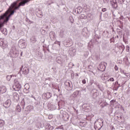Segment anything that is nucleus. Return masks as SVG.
Segmentation results:
<instances>
[{
  "instance_id": "obj_36",
  "label": "nucleus",
  "mask_w": 130,
  "mask_h": 130,
  "mask_svg": "<svg viewBox=\"0 0 130 130\" xmlns=\"http://www.w3.org/2000/svg\"><path fill=\"white\" fill-rule=\"evenodd\" d=\"M121 74H123L125 76H127V75H127V74H126V73H125V72H124V71H123V70H121Z\"/></svg>"
},
{
  "instance_id": "obj_9",
  "label": "nucleus",
  "mask_w": 130,
  "mask_h": 130,
  "mask_svg": "<svg viewBox=\"0 0 130 130\" xmlns=\"http://www.w3.org/2000/svg\"><path fill=\"white\" fill-rule=\"evenodd\" d=\"M80 93V91L79 90H77L76 91H75L73 94H72L71 95V98L74 100H75V98H76L77 96H78V95H79V93Z\"/></svg>"
},
{
  "instance_id": "obj_34",
  "label": "nucleus",
  "mask_w": 130,
  "mask_h": 130,
  "mask_svg": "<svg viewBox=\"0 0 130 130\" xmlns=\"http://www.w3.org/2000/svg\"><path fill=\"white\" fill-rule=\"evenodd\" d=\"M88 21H91V20H92V15H90L88 16Z\"/></svg>"
},
{
  "instance_id": "obj_25",
  "label": "nucleus",
  "mask_w": 130,
  "mask_h": 130,
  "mask_svg": "<svg viewBox=\"0 0 130 130\" xmlns=\"http://www.w3.org/2000/svg\"><path fill=\"white\" fill-rule=\"evenodd\" d=\"M37 41V40H36V38L35 37H32L30 38V42H32V43H35Z\"/></svg>"
},
{
  "instance_id": "obj_8",
  "label": "nucleus",
  "mask_w": 130,
  "mask_h": 130,
  "mask_svg": "<svg viewBox=\"0 0 130 130\" xmlns=\"http://www.w3.org/2000/svg\"><path fill=\"white\" fill-rule=\"evenodd\" d=\"M49 37L51 40H54L55 39H56V35H55V32L54 31L50 32Z\"/></svg>"
},
{
  "instance_id": "obj_49",
  "label": "nucleus",
  "mask_w": 130,
  "mask_h": 130,
  "mask_svg": "<svg viewBox=\"0 0 130 130\" xmlns=\"http://www.w3.org/2000/svg\"><path fill=\"white\" fill-rule=\"evenodd\" d=\"M40 104V102H37V104L38 105V104Z\"/></svg>"
},
{
  "instance_id": "obj_2",
  "label": "nucleus",
  "mask_w": 130,
  "mask_h": 130,
  "mask_svg": "<svg viewBox=\"0 0 130 130\" xmlns=\"http://www.w3.org/2000/svg\"><path fill=\"white\" fill-rule=\"evenodd\" d=\"M9 55L11 57H18L19 56V51L15 49H12L9 53Z\"/></svg>"
},
{
  "instance_id": "obj_4",
  "label": "nucleus",
  "mask_w": 130,
  "mask_h": 130,
  "mask_svg": "<svg viewBox=\"0 0 130 130\" xmlns=\"http://www.w3.org/2000/svg\"><path fill=\"white\" fill-rule=\"evenodd\" d=\"M20 73L22 72V74H23V75H27V74L29 73V69L26 67H24L23 69V66H22L20 68Z\"/></svg>"
},
{
  "instance_id": "obj_6",
  "label": "nucleus",
  "mask_w": 130,
  "mask_h": 130,
  "mask_svg": "<svg viewBox=\"0 0 130 130\" xmlns=\"http://www.w3.org/2000/svg\"><path fill=\"white\" fill-rule=\"evenodd\" d=\"M24 89L23 92L24 93H25L26 94H28L30 91L29 89H30V85H29L28 84H25L24 86Z\"/></svg>"
},
{
  "instance_id": "obj_16",
  "label": "nucleus",
  "mask_w": 130,
  "mask_h": 130,
  "mask_svg": "<svg viewBox=\"0 0 130 130\" xmlns=\"http://www.w3.org/2000/svg\"><path fill=\"white\" fill-rule=\"evenodd\" d=\"M43 97H45L46 99H49L52 96V94L50 92H47L43 94Z\"/></svg>"
},
{
  "instance_id": "obj_19",
  "label": "nucleus",
  "mask_w": 130,
  "mask_h": 130,
  "mask_svg": "<svg viewBox=\"0 0 130 130\" xmlns=\"http://www.w3.org/2000/svg\"><path fill=\"white\" fill-rule=\"evenodd\" d=\"M75 12H77V14H81L83 12V9L79 6L75 10Z\"/></svg>"
},
{
  "instance_id": "obj_35",
  "label": "nucleus",
  "mask_w": 130,
  "mask_h": 130,
  "mask_svg": "<svg viewBox=\"0 0 130 130\" xmlns=\"http://www.w3.org/2000/svg\"><path fill=\"white\" fill-rule=\"evenodd\" d=\"M78 47L81 48L83 46V44L79 42V43H78Z\"/></svg>"
},
{
  "instance_id": "obj_24",
  "label": "nucleus",
  "mask_w": 130,
  "mask_h": 130,
  "mask_svg": "<svg viewBox=\"0 0 130 130\" xmlns=\"http://www.w3.org/2000/svg\"><path fill=\"white\" fill-rule=\"evenodd\" d=\"M59 36L62 38L64 36V29H60V32H59Z\"/></svg>"
},
{
  "instance_id": "obj_26",
  "label": "nucleus",
  "mask_w": 130,
  "mask_h": 130,
  "mask_svg": "<svg viewBox=\"0 0 130 130\" xmlns=\"http://www.w3.org/2000/svg\"><path fill=\"white\" fill-rule=\"evenodd\" d=\"M69 52L71 53V54H74L75 52H76V50H75L74 48H71L69 50Z\"/></svg>"
},
{
  "instance_id": "obj_39",
  "label": "nucleus",
  "mask_w": 130,
  "mask_h": 130,
  "mask_svg": "<svg viewBox=\"0 0 130 130\" xmlns=\"http://www.w3.org/2000/svg\"><path fill=\"white\" fill-rule=\"evenodd\" d=\"M100 68L101 70H104V71H105V69H106V68H104L103 67V66H101V67H100Z\"/></svg>"
},
{
  "instance_id": "obj_50",
  "label": "nucleus",
  "mask_w": 130,
  "mask_h": 130,
  "mask_svg": "<svg viewBox=\"0 0 130 130\" xmlns=\"http://www.w3.org/2000/svg\"><path fill=\"white\" fill-rule=\"evenodd\" d=\"M58 92H59V91H60V89H58Z\"/></svg>"
},
{
  "instance_id": "obj_37",
  "label": "nucleus",
  "mask_w": 130,
  "mask_h": 130,
  "mask_svg": "<svg viewBox=\"0 0 130 130\" xmlns=\"http://www.w3.org/2000/svg\"><path fill=\"white\" fill-rule=\"evenodd\" d=\"M97 96H98V93H97V92H94V93H93V97H94V98H96V97H97Z\"/></svg>"
},
{
  "instance_id": "obj_22",
  "label": "nucleus",
  "mask_w": 130,
  "mask_h": 130,
  "mask_svg": "<svg viewBox=\"0 0 130 130\" xmlns=\"http://www.w3.org/2000/svg\"><path fill=\"white\" fill-rule=\"evenodd\" d=\"M107 66V62H102L99 65V68H101V67H103L104 69H106V66Z\"/></svg>"
},
{
  "instance_id": "obj_41",
  "label": "nucleus",
  "mask_w": 130,
  "mask_h": 130,
  "mask_svg": "<svg viewBox=\"0 0 130 130\" xmlns=\"http://www.w3.org/2000/svg\"><path fill=\"white\" fill-rule=\"evenodd\" d=\"M102 12H106V8H104L102 10Z\"/></svg>"
},
{
  "instance_id": "obj_13",
  "label": "nucleus",
  "mask_w": 130,
  "mask_h": 130,
  "mask_svg": "<svg viewBox=\"0 0 130 130\" xmlns=\"http://www.w3.org/2000/svg\"><path fill=\"white\" fill-rule=\"evenodd\" d=\"M110 3L113 8L114 9L117 8V3H116V0H111Z\"/></svg>"
},
{
  "instance_id": "obj_5",
  "label": "nucleus",
  "mask_w": 130,
  "mask_h": 130,
  "mask_svg": "<svg viewBox=\"0 0 130 130\" xmlns=\"http://www.w3.org/2000/svg\"><path fill=\"white\" fill-rule=\"evenodd\" d=\"M64 45L66 46V47L72 46V45H73V40L71 39L66 40L64 43Z\"/></svg>"
},
{
  "instance_id": "obj_11",
  "label": "nucleus",
  "mask_w": 130,
  "mask_h": 130,
  "mask_svg": "<svg viewBox=\"0 0 130 130\" xmlns=\"http://www.w3.org/2000/svg\"><path fill=\"white\" fill-rule=\"evenodd\" d=\"M56 60L58 63H63L64 62V59L61 58V57H57Z\"/></svg>"
},
{
  "instance_id": "obj_47",
  "label": "nucleus",
  "mask_w": 130,
  "mask_h": 130,
  "mask_svg": "<svg viewBox=\"0 0 130 130\" xmlns=\"http://www.w3.org/2000/svg\"><path fill=\"white\" fill-rule=\"evenodd\" d=\"M126 48H129V47L128 46H126Z\"/></svg>"
},
{
  "instance_id": "obj_1",
  "label": "nucleus",
  "mask_w": 130,
  "mask_h": 130,
  "mask_svg": "<svg viewBox=\"0 0 130 130\" xmlns=\"http://www.w3.org/2000/svg\"><path fill=\"white\" fill-rule=\"evenodd\" d=\"M14 84L13 85L12 88L14 91H20L21 90V88H22V86L21 84H20V82L18 79L14 80Z\"/></svg>"
},
{
  "instance_id": "obj_45",
  "label": "nucleus",
  "mask_w": 130,
  "mask_h": 130,
  "mask_svg": "<svg viewBox=\"0 0 130 130\" xmlns=\"http://www.w3.org/2000/svg\"><path fill=\"white\" fill-rule=\"evenodd\" d=\"M27 130H32V127H28Z\"/></svg>"
},
{
  "instance_id": "obj_14",
  "label": "nucleus",
  "mask_w": 130,
  "mask_h": 130,
  "mask_svg": "<svg viewBox=\"0 0 130 130\" xmlns=\"http://www.w3.org/2000/svg\"><path fill=\"white\" fill-rule=\"evenodd\" d=\"M33 109H34V107H33V106H28L25 109V111H27V113H29V112L32 111Z\"/></svg>"
},
{
  "instance_id": "obj_43",
  "label": "nucleus",
  "mask_w": 130,
  "mask_h": 130,
  "mask_svg": "<svg viewBox=\"0 0 130 130\" xmlns=\"http://www.w3.org/2000/svg\"><path fill=\"white\" fill-rule=\"evenodd\" d=\"M109 0H104V3H108Z\"/></svg>"
},
{
  "instance_id": "obj_28",
  "label": "nucleus",
  "mask_w": 130,
  "mask_h": 130,
  "mask_svg": "<svg viewBox=\"0 0 130 130\" xmlns=\"http://www.w3.org/2000/svg\"><path fill=\"white\" fill-rule=\"evenodd\" d=\"M3 125H5V121L0 119V127H3Z\"/></svg>"
},
{
  "instance_id": "obj_17",
  "label": "nucleus",
  "mask_w": 130,
  "mask_h": 130,
  "mask_svg": "<svg viewBox=\"0 0 130 130\" xmlns=\"http://www.w3.org/2000/svg\"><path fill=\"white\" fill-rule=\"evenodd\" d=\"M48 107L49 110H54L56 109V107H55V106L51 104V103L48 104Z\"/></svg>"
},
{
  "instance_id": "obj_40",
  "label": "nucleus",
  "mask_w": 130,
  "mask_h": 130,
  "mask_svg": "<svg viewBox=\"0 0 130 130\" xmlns=\"http://www.w3.org/2000/svg\"><path fill=\"white\" fill-rule=\"evenodd\" d=\"M82 83L83 84H86V80H85V79H83V80H82Z\"/></svg>"
},
{
  "instance_id": "obj_15",
  "label": "nucleus",
  "mask_w": 130,
  "mask_h": 130,
  "mask_svg": "<svg viewBox=\"0 0 130 130\" xmlns=\"http://www.w3.org/2000/svg\"><path fill=\"white\" fill-rule=\"evenodd\" d=\"M82 35L84 36V37H87L88 36V30L87 28H84L82 29Z\"/></svg>"
},
{
  "instance_id": "obj_3",
  "label": "nucleus",
  "mask_w": 130,
  "mask_h": 130,
  "mask_svg": "<svg viewBox=\"0 0 130 130\" xmlns=\"http://www.w3.org/2000/svg\"><path fill=\"white\" fill-rule=\"evenodd\" d=\"M18 46L21 49H24L27 47V44L26 43V41L24 39H21L18 42Z\"/></svg>"
},
{
  "instance_id": "obj_44",
  "label": "nucleus",
  "mask_w": 130,
  "mask_h": 130,
  "mask_svg": "<svg viewBox=\"0 0 130 130\" xmlns=\"http://www.w3.org/2000/svg\"><path fill=\"white\" fill-rule=\"evenodd\" d=\"M96 85H97V86H98L99 89H101L100 85L97 84H96Z\"/></svg>"
},
{
  "instance_id": "obj_31",
  "label": "nucleus",
  "mask_w": 130,
  "mask_h": 130,
  "mask_svg": "<svg viewBox=\"0 0 130 130\" xmlns=\"http://www.w3.org/2000/svg\"><path fill=\"white\" fill-rule=\"evenodd\" d=\"M81 18L86 19H87V16L85 15L84 14H81Z\"/></svg>"
},
{
  "instance_id": "obj_33",
  "label": "nucleus",
  "mask_w": 130,
  "mask_h": 130,
  "mask_svg": "<svg viewBox=\"0 0 130 130\" xmlns=\"http://www.w3.org/2000/svg\"><path fill=\"white\" fill-rule=\"evenodd\" d=\"M107 82H114V78H111L107 80Z\"/></svg>"
},
{
  "instance_id": "obj_32",
  "label": "nucleus",
  "mask_w": 130,
  "mask_h": 130,
  "mask_svg": "<svg viewBox=\"0 0 130 130\" xmlns=\"http://www.w3.org/2000/svg\"><path fill=\"white\" fill-rule=\"evenodd\" d=\"M69 19L71 23H74V18H73V16H70Z\"/></svg>"
},
{
  "instance_id": "obj_10",
  "label": "nucleus",
  "mask_w": 130,
  "mask_h": 130,
  "mask_svg": "<svg viewBox=\"0 0 130 130\" xmlns=\"http://www.w3.org/2000/svg\"><path fill=\"white\" fill-rule=\"evenodd\" d=\"M0 46H2L3 48H6L8 47V44L5 43L2 39H0Z\"/></svg>"
},
{
  "instance_id": "obj_20",
  "label": "nucleus",
  "mask_w": 130,
  "mask_h": 130,
  "mask_svg": "<svg viewBox=\"0 0 130 130\" xmlns=\"http://www.w3.org/2000/svg\"><path fill=\"white\" fill-rule=\"evenodd\" d=\"M64 85L66 87H67V88H68L69 90H71V82L69 81H66L64 83Z\"/></svg>"
},
{
  "instance_id": "obj_21",
  "label": "nucleus",
  "mask_w": 130,
  "mask_h": 130,
  "mask_svg": "<svg viewBox=\"0 0 130 130\" xmlns=\"http://www.w3.org/2000/svg\"><path fill=\"white\" fill-rule=\"evenodd\" d=\"M15 110L16 112H21V111H22V108H21V106H19V105H17Z\"/></svg>"
},
{
  "instance_id": "obj_42",
  "label": "nucleus",
  "mask_w": 130,
  "mask_h": 130,
  "mask_svg": "<svg viewBox=\"0 0 130 130\" xmlns=\"http://www.w3.org/2000/svg\"><path fill=\"white\" fill-rule=\"evenodd\" d=\"M111 103H114V102H115V100H111L110 101Z\"/></svg>"
},
{
  "instance_id": "obj_51",
  "label": "nucleus",
  "mask_w": 130,
  "mask_h": 130,
  "mask_svg": "<svg viewBox=\"0 0 130 130\" xmlns=\"http://www.w3.org/2000/svg\"><path fill=\"white\" fill-rule=\"evenodd\" d=\"M47 125H48V126H49L50 124H48Z\"/></svg>"
},
{
  "instance_id": "obj_18",
  "label": "nucleus",
  "mask_w": 130,
  "mask_h": 130,
  "mask_svg": "<svg viewBox=\"0 0 130 130\" xmlns=\"http://www.w3.org/2000/svg\"><path fill=\"white\" fill-rule=\"evenodd\" d=\"M13 97L14 100H16V101L19 100V94L17 92L13 93Z\"/></svg>"
},
{
  "instance_id": "obj_48",
  "label": "nucleus",
  "mask_w": 130,
  "mask_h": 130,
  "mask_svg": "<svg viewBox=\"0 0 130 130\" xmlns=\"http://www.w3.org/2000/svg\"><path fill=\"white\" fill-rule=\"evenodd\" d=\"M22 54H23V52H21L20 55L22 56Z\"/></svg>"
},
{
  "instance_id": "obj_30",
  "label": "nucleus",
  "mask_w": 130,
  "mask_h": 130,
  "mask_svg": "<svg viewBox=\"0 0 130 130\" xmlns=\"http://www.w3.org/2000/svg\"><path fill=\"white\" fill-rule=\"evenodd\" d=\"M13 77V75H7L6 76V79L8 81H11V79H12Z\"/></svg>"
},
{
  "instance_id": "obj_12",
  "label": "nucleus",
  "mask_w": 130,
  "mask_h": 130,
  "mask_svg": "<svg viewBox=\"0 0 130 130\" xmlns=\"http://www.w3.org/2000/svg\"><path fill=\"white\" fill-rule=\"evenodd\" d=\"M4 106L6 108H9V106H11V100H8L4 104Z\"/></svg>"
},
{
  "instance_id": "obj_46",
  "label": "nucleus",
  "mask_w": 130,
  "mask_h": 130,
  "mask_svg": "<svg viewBox=\"0 0 130 130\" xmlns=\"http://www.w3.org/2000/svg\"><path fill=\"white\" fill-rule=\"evenodd\" d=\"M40 16H42V17L43 16V13H41Z\"/></svg>"
},
{
  "instance_id": "obj_7",
  "label": "nucleus",
  "mask_w": 130,
  "mask_h": 130,
  "mask_svg": "<svg viewBox=\"0 0 130 130\" xmlns=\"http://www.w3.org/2000/svg\"><path fill=\"white\" fill-rule=\"evenodd\" d=\"M7 91H8V88H7V87L4 85H2L0 87V93L1 94H4L5 93H6V92H7Z\"/></svg>"
},
{
  "instance_id": "obj_23",
  "label": "nucleus",
  "mask_w": 130,
  "mask_h": 130,
  "mask_svg": "<svg viewBox=\"0 0 130 130\" xmlns=\"http://www.w3.org/2000/svg\"><path fill=\"white\" fill-rule=\"evenodd\" d=\"M54 44H56L57 45L56 49H60V42L56 41L54 42Z\"/></svg>"
},
{
  "instance_id": "obj_29",
  "label": "nucleus",
  "mask_w": 130,
  "mask_h": 130,
  "mask_svg": "<svg viewBox=\"0 0 130 130\" xmlns=\"http://www.w3.org/2000/svg\"><path fill=\"white\" fill-rule=\"evenodd\" d=\"M63 116L64 118H66L67 119H69L70 118V115L66 112L64 113Z\"/></svg>"
},
{
  "instance_id": "obj_27",
  "label": "nucleus",
  "mask_w": 130,
  "mask_h": 130,
  "mask_svg": "<svg viewBox=\"0 0 130 130\" xmlns=\"http://www.w3.org/2000/svg\"><path fill=\"white\" fill-rule=\"evenodd\" d=\"M20 105L22 106V107L23 108V109H24V108H25V101L24 100V99H23L21 102H20Z\"/></svg>"
},
{
  "instance_id": "obj_38",
  "label": "nucleus",
  "mask_w": 130,
  "mask_h": 130,
  "mask_svg": "<svg viewBox=\"0 0 130 130\" xmlns=\"http://www.w3.org/2000/svg\"><path fill=\"white\" fill-rule=\"evenodd\" d=\"M114 69H115V71H118V67H117V66L115 65Z\"/></svg>"
}]
</instances>
